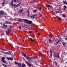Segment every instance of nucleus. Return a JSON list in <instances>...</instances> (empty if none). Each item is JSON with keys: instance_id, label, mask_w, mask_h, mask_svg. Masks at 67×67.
Masks as SVG:
<instances>
[{"instance_id": "nucleus-1", "label": "nucleus", "mask_w": 67, "mask_h": 67, "mask_svg": "<svg viewBox=\"0 0 67 67\" xmlns=\"http://www.w3.org/2000/svg\"><path fill=\"white\" fill-rule=\"evenodd\" d=\"M25 21L26 23L29 24H31L32 23V21H29L27 19L25 20Z\"/></svg>"}, {"instance_id": "nucleus-2", "label": "nucleus", "mask_w": 67, "mask_h": 67, "mask_svg": "<svg viewBox=\"0 0 67 67\" xmlns=\"http://www.w3.org/2000/svg\"><path fill=\"white\" fill-rule=\"evenodd\" d=\"M4 12L3 11V10L0 11V17H2L3 15H4Z\"/></svg>"}, {"instance_id": "nucleus-3", "label": "nucleus", "mask_w": 67, "mask_h": 67, "mask_svg": "<svg viewBox=\"0 0 67 67\" xmlns=\"http://www.w3.org/2000/svg\"><path fill=\"white\" fill-rule=\"evenodd\" d=\"M5 58V57H3L2 58V61L3 63H4H4H5L6 64H8V63H7V61H5V60H4Z\"/></svg>"}, {"instance_id": "nucleus-4", "label": "nucleus", "mask_w": 67, "mask_h": 67, "mask_svg": "<svg viewBox=\"0 0 67 67\" xmlns=\"http://www.w3.org/2000/svg\"><path fill=\"white\" fill-rule=\"evenodd\" d=\"M18 19V21L20 23H21V22H23V21H25V20H26V19H22L20 18H19Z\"/></svg>"}, {"instance_id": "nucleus-5", "label": "nucleus", "mask_w": 67, "mask_h": 67, "mask_svg": "<svg viewBox=\"0 0 67 67\" xmlns=\"http://www.w3.org/2000/svg\"><path fill=\"white\" fill-rule=\"evenodd\" d=\"M7 59L9 60H11L12 61L13 60V59L12 57H9V58L8 57H6Z\"/></svg>"}, {"instance_id": "nucleus-6", "label": "nucleus", "mask_w": 67, "mask_h": 67, "mask_svg": "<svg viewBox=\"0 0 67 67\" xmlns=\"http://www.w3.org/2000/svg\"><path fill=\"white\" fill-rule=\"evenodd\" d=\"M5 24H11V22L9 21H5Z\"/></svg>"}, {"instance_id": "nucleus-7", "label": "nucleus", "mask_w": 67, "mask_h": 67, "mask_svg": "<svg viewBox=\"0 0 67 67\" xmlns=\"http://www.w3.org/2000/svg\"><path fill=\"white\" fill-rule=\"evenodd\" d=\"M5 2H6L5 0H3L2 2V5H4L5 3Z\"/></svg>"}, {"instance_id": "nucleus-8", "label": "nucleus", "mask_w": 67, "mask_h": 67, "mask_svg": "<svg viewBox=\"0 0 67 67\" xmlns=\"http://www.w3.org/2000/svg\"><path fill=\"white\" fill-rule=\"evenodd\" d=\"M5 53L8 55H12V54L9 52H6Z\"/></svg>"}, {"instance_id": "nucleus-9", "label": "nucleus", "mask_w": 67, "mask_h": 67, "mask_svg": "<svg viewBox=\"0 0 67 67\" xmlns=\"http://www.w3.org/2000/svg\"><path fill=\"white\" fill-rule=\"evenodd\" d=\"M22 55H23V56H24V57H25V58H26V55L24 53H22Z\"/></svg>"}, {"instance_id": "nucleus-10", "label": "nucleus", "mask_w": 67, "mask_h": 67, "mask_svg": "<svg viewBox=\"0 0 67 67\" xmlns=\"http://www.w3.org/2000/svg\"><path fill=\"white\" fill-rule=\"evenodd\" d=\"M22 13V10H20L19 11V12H18V13L19 14H20L21 13Z\"/></svg>"}, {"instance_id": "nucleus-11", "label": "nucleus", "mask_w": 67, "mask_h": 67, "mask_svg": "<svg viewBox=\"0 0 67 67\" xmlns=\"http://www.w3.org/2000/svg\"><path fill=\"white\" fill-rule=\"evenodd\" d=\"M26 63L27 64L29 65V66H32V65L31 64H30V63H29L28 62H26Z\"/></svg>"}, {"instance_id": "nucleus-12", "label": "nucleus", "mask_w": 67, "mask_h": 67, "mask_svg": "<svg viewBox=\"0 0 67 67\" xmlns=\"http://www.w3.org/2000/svg\"><path fill=\"white\" fill-rule=\"evenodd\" d=\"M3 25L4 26V27H5L6 28H8V26L7 25H5V24H3Z\"/></svg>"}, {"instance_id": "nucleus-13", "label": "nucleus", "mask_w": 67, "mask_h": 67, "mask_svg": "<svg viewBox=\"0 0 67 67\" xmlns=\"http://www.w3.org/2000/svg\"><path fill=\"white\" fill-rule=\"evenodd\" d=\"M11 4L12 5V6H13V0L12 1V2H11Z\"/></svg>"}, {"instance_id": "nucleus-14", "label": "nucleus", "mask_w": 67, "mask_h": 67, "mask_svg": "<svg viewBox=\"0 0 67 67\" xmlns=\"http://www.w3.org/2000/svg\"><path fill=\"white\" fill-rule=\"evenodd\" d=\"M10 32H9V31H8V32H7L6 33V35H9V34H10Z\"/></svg>"}, {"instance_id": "nucleus-15", "label": "nucleus", "mask_w": 67, "mask_h": 67, "mask_svg": "<svg viewBox=\"0 0 67 67\" xmlns=\"http://www.w3.org/2000/svg\"><path fill=\"white\" fill-rule=\"evenodd\" d=\"M57 62H56V61H54V64H55V65L56 66L57 65Z\"/></svg>"}, {"instance_id": "nucleus-16", "label": "nucleus", "mask_w": 67, "mask_h": 67, "mask_svg": "<svg viewBox=\"0 0 67 67\" xmlns=\"http://www.w3.org/2000/svg\"><path fill=\"white\" fill-rule=\"evenodd\" d=\"M46 5H47V6H48V7H49V8H52V6H51L48 4H46Z\"/></svg>"}, {"instance_id": "nucleus-17", "label": "nucleus", "mask_w": 67, "mask_h": 67, "mask_svg": "<svg viewBox=\"0 0 67 67\" xmlns=\"http://www.w3.org/2000/svg\"><path fill=\"white\" fill-rule=\"evenodd\" d=\"M29 39V40H31V41H33V42H34V40H33V39H32V38H30Z\"/></svg>"}, {"instance_id": "nucleus-18", "label": "nucleus", "mask_w": 67, "mask_h": 67, "mask_svg": "<svg viewBox=\"0 0 67 67\" xmlns=\"http://www.w3.org/2000/svg\"><path fill=\"white\" fill-rule=\"evenodd\" d=\"M26 59H29V60H31V59H32V58H28L26 57Z\"/></svg>"}, {"instance_id": "nucleus-19", "label": "nucleus", "mask_w": 67, "mask_h": 67, "mask_svg": "<svg viewBox=\"0 0 67 67\" xmlns=\"http://www.w3.org/2000/svg\"><path fill=\"white\" fill-rule=\"evenodd\" d=\"M17 65L18 66H20L21 65V63H18V64H17Z\"/></svg>"}, {"instance_id": "nucleus-20", "label": "nucleus", "mask_w": 67, "mask_h": 67, "mask_svg": "<svg viewBox=\"0 0 67 67\" xmlns=\"http://www.w3.org/2000/svg\"><path fill=\"white\" fill-rule=\"evenodd\" d=\"M63 2L64 3V4H66L67 5V2H65L64 1H63Z\"/></svg>"}, {"instance_id": "nucleus-21", "label": "nucleus", "mask_w": 67, "mask_h": 67, "mask_svg": "<svg viewBox=\"0 0 67 67\" xmlns=\"http://www.w3.org/2000/svg\"><path fill=\"white\" fill-rule=\"evenodd\" d=\"M2 65L3 66H4V67H7V65H5V64L3 63L2 64Z\"/></svg>"}, {"instance_id": "nucleus-22", "label": "nucleus", "mask_w": 67, "mask_h": 67, "mask_svg": "<svg viewBox=\"0 0 67 67\" xmlns=\"http://www.w3.org/2000/svg\"><path fill=\"white\" fill-rule=\"evenodd\" d=\"M25 66V64L23 63L21 67H24V66Z\"/></svg>"}, {"instance_id": "nucleus-23", "label": "nucleus", "mask_w": 67, "mask_h": 67, "mask_svg": "<svg viewBox=\"0 0 67 67\" xmlns=\"http://www.w3.org/2000/svg\"><path fill=\"white\" fill-rule=\"evenodd\" d=\"M48 41L49 42H52V40H51V39L48 40Z\"/></svg>"}, {"instance_id": "nucleus-24", "label": "nucleus", "mask_w": 67, "mask_h": 67, "mask_svg": "<svg viewBox=\"0 0 67 67\" xmlns=\"http://www.w3.org/2000/svg\"><path fill=\"white\" fill-rule=\"evenodd\" d=\"M62 44H63L64 46H66V44H65V43L63 42H62Z\"/></svg>"}, {"instance_id": "nucleus-25", "label": "nucleus", "mask_w": 67, "mask_h": 67, "mask_svg": "<svg viewBox=\"0 0 67 67\" xmlns=\"http://www.w3.org/2000/svg\"><path fill=\"white\" fill-rule=\"evenodd\" d=\"M33 12H36V10H34L33 11Z\"/></svg>"}, {"instance_id": "nucleus-26", "label": "nucleus", "mask_w": 67, "mask_h": 67, "mask_svg": "<svg viewBox=\"0 0 67 67\" xmlns=\"http://www.w3.org/2000/svg\"><path fill=\"white\" fill-rule=\"evenodd\" d=\"M62 16H63V17H64V18H66V15H62Z\"/></svg>"}, {"instance_id": "nucleus-27", "label": "nucleus", "mask_w": 67, "mask_h": 67, "mask_svg": "<svg viewBox=\"0 0 67 67\" xmlns=\"http://www.w3.org/2000/svg\"><path fill=\"white\" fill-rule=\"evenodd\" d=\"M33 17H32V20H33L35 18V15H33Z\"/></svg>"}, {"instance_id": "nucleus-28", "label": "nucleus", "mask_w": 67, "mask_h": 67, "mask_svg": "<svg viewBox=\"0 0 67 67\" xmlns=\"http://www.w3.org/2000/svg\"><path fill=\"white\" fill-rule=\"evenodd\" d=\"M56 12V13H59V11H56V12Z\"/></svg>"}, {"instance_id": "nucleus-29", "label": "nucleus", "mask_w": 67, "mask_h": 67, "mask_svg": "<svg viewBox=\"0 0 67 67\" xmlns=\"http://www.w3.org/2000/svg\"><path fill=\"white\" fill-rule=\"evenodd\" d=\"M14 7H18V5H15V4H14Z\"/></svg>"}, {"instance_id": "nucleus-30", "label": "nucleus", "mask_w": 67, "mask_h": 67, "mask_svg": "<svg viewBox=\"0 0 67 67\" xmlns=\"http://www.w3.org/2000/svg\"><path fill=\"white\" fill-rule=\"evenodd\" d=\"M57 58H59V55H57Z\"/></svg>"}, {"instance_id": "nucleus-31", "label": "nucleus", "mask_w": 67, "mask_h": 67, "mask_svg": "<svg viewBox=\"0 0 67 67\" xmlns=\"http://www.w3.org/2000/svg\"><path fill=\"white\" fill-rule=\"evenodd\" d=\"M54 56L55 57H57V55H56V54H54Z\"/></svg>"}, {"instance_id": "nucleus-32", "label": "nucleus", "mask_w": 67, "mask_h": 67, "mask_svg": "<svg viewBox=\"0 0 67 67\" xmlns=\"http://www.w3.org/2000/svg\"><path fill=\"white\" fill-rule=\"evenodd\" d=\"M58 19H59V20H62V19L60 18V17H58Z\"/></svg>"}, {"instance_id": "nucleus-33", "label": "nucleus", "mask_w": 67, "mask_h": 67, "mask_svg": "<svg viewBox=\"0 0 67 67\" xmlns=\"http://www.w3.org/2000/svg\"><path fill=\"white\" fill-rule=\"evenodd\" d=\"M2 51H6V50L4 49H2Z\"/></svg>"}, {"instance_id": "nucleus-34", "label": "nucleus", "mask_w": 67, "mask_h": 67, "mask_svg": "<svg viewBox=\"0 0 67 67\" xmlns=\"http://www.w3.org/2000/svg\"><path fill=\"white\" fill-rule=\"evenodd\" d=\"M15 64H16V65H17L18 64V62H15Z\"/></svg>"}, {"instance_id": "nucleus-35", "label": "nucleus", "mask_w": 67, "mask_h": 67, "mask_svg": "<svg viewBox=\"0 0 67 67\" xmlns=\"http://www.w3.org/2000/svg\"><path fill=\"white\" fill-rule=\"evenodd\" d=\"M50 51L51 53H52V50L51 49H50Z\"/></svg>"}, {"instance_id": "nucleus-36", "label": "nucleus", "mask_w": 67, "mask_h": 67, "mask_svg": "<svg viewBox=\"0 0 67 67\" xmlns=\"http://www.w3.org/2000/svg\"><path fill=\"white\" fill-rule=\"evenodd\" d=\"M21 4V3H20L19 4H17V5H20V4Z\"/></svg>"}, {"instance_id": "nucleus-37", "label": "nucleus", "mask_w": 67, "mask_h": 67, "mask_svg": "<svg viewBox=\"0 0 67 67\" xmlns=\"http://www.w3.org/2000/svg\"><path fill=\"white\" fill-rule=\"evenodd\" d=\"M58 11H60V8H59L58 9Z\"/></svg>"}, {"instance_id": "nucleus-38", "label": "nucleus", "mask_w": 67, "mask_h": 67, "mask_svg": "<svg viewBox=\"0 0 67 67\" xmlns=\"http://www.w3.org/2000/svg\"><path fill=\"white\" fill-rule=\"evenodd\" d=\"M29 33H32V31H29Z\"/></svg>"}, {"instance_id": "nucleus-39", "label": "nucleus", "mask_w": 67, "mask_h": 67, "mask_svg": "<svg viewBox=\"0 0 67 67\" xmlns=\"http://www.w3.org/2000/svg\"><path fill=\"white\" fill-rule=\"evenodd\" d=\"M28 62H29V63H31V62H32V61L29 60H28Z\"/></svg>"}, {"instance_id": "nucleus-40", "label": "nucleus", "mask_w": 67, "mask_h": 67, "mask_svg": "<svg viewBox=\"0 0 67 67\" xmlns=\"http://www.w3.org/2000/svg\"><path fill=\"white\" fill-rule=\"evenodd\" d=\"M31 58H33V59H34L35 58L33 57H31Z\"/></svg>"}, {"instance_id": "nucleus-41", "label": "nucleus", "mask_w": 67, "mask_h": 67, "mask_svg": "<svg viewBox=\"0 0 67 67\" xmlns=\"http://www.w3.org/2000/svg\"><path fill=\"white\" fill-rule=\"evenodd\" d=\"M42 16H43L42 15H41L40 16V17H42Z\"/></svg>"}, {"instance_id": "nucleus-42", "label": "nucleus", "mask_w": 67, "mask_h": 67, "mask_svg": "<svg viewBox=\"0 0 67 67\" xmlns=\"http://www.w3.org/2000/svg\"><path fill=\"white\" fill-rule=\"evenodd\" d=\"M27 16L28 17H30V15H29V13H28L27 14Z\"/></svg>"}, {"instance_id": "nucleus-43", "label": "nucleus", "mask_w": 67, "mask_h": 67, "mask_svg": "<svg viewBox=\"0 0 67 67\" xmlns=\"http://www.w3.org/2000/svg\"><path fill=\"white\" fill-rule=\"evenodd\" d=\"M64 7L65 8H67V7H66V6H64Z\"/></svg>"}, {"instance_id": "nucleus-44", "label": "nucleus", "mask_w": 67, "mask_h": 67, "mask_svg": "<svg viewBox=\"0 0 67 67\" xmlns=\"http://www.w3.org/2000/svg\"><path fill=\"white\" fill-rule=\"evenodd\" d=\"M49 37H52V36L50 35L49 36Z\"/></svg>"}, {"instance_id": "nucleus-45", "label": "nucleus", "mask_w": 67, "mask_h": 67, "mask_svg": "<svg viewBox=\"0 0 67 67\" xmlns=\"http://www.w3.org/2000/svg\"><path fill=\"white\" fill-rule=\"evenodd\" d=\"M13 2H16V0H14Z\"/></svg>"}, {"instance_id": "nucleus-46", "label": "nucleus", "mask_w": 67, "mask_h": 67, "mask_svg": "<svg viewBox=\"0 0 67 67\" xmlns=\"http://www.w3.org/2000/svg\"><path fill=\"white\" fill-rule=\"evenodd\" d=\"M19 29H21V26H19Z\"/></svg>"}, {"instance_id": "nucleus-47", "label": "nucleus", "mask_w": 67, "mask_h": 67, "mask_svg": "<svg viewBox=\"0 0 67 67\" xmlns=\"http://www.w3.org/2000/svg\"><path fill=\"white\" fill-rule=\"evenodd\" d=\"M50 56H52V53H51V54H50Z\"/></svg>"}, {"instance_id": "nucleus-48", "label": "nucleus", "mask_w": 67, "mask_h": 67, "mask_svg": "<svg viewBox=\"0 0 67 67\" xmlns=\"http://www.w3.org/2000/svg\"><path fill=\"white\" fill-rule=\"evenodd\" d=\"M27 12H28V13H29V12H30V11H27Z\"/></svg>"}, {"instance_id": "nucleus-49", "label": "nucleus", "mask_w": 67, "mask_h": 67, "mask_svg": "<svg viewBox=\"0 0 67 67\" xmlns=\"http://www.w3.org/2000/svg\"><path fill=\"white\" fill-rule=\"evenodd\" d=\"M33 36H34V37H35V35H34V34H33Z\"/></svg>"}, {"instance_id": "nucleus-50", "label": "nucleus", "mask_w": 67, "mask_h": 67, "mask_svg": "<svg viewBox=\"0 0 67 67\" xmlns=\"http://www.w3.org/2000/svg\"><path fill=\"white\" fill-rule=\"evenodd\" d=\"M40 55H43V54H42V52H40Z\"/></svg>"}, {"instance_id": "nucleus-51", "label": "nucleus", "mask_w": 67, "mask_h": 67, "mask_svg": "<svg viewBox=\"0 0 67 67\" xmlns=\"http://www.w3.org/2000/svg\"><path fill=\"white\" fill-rule=\"evenodd\" d=\"M65 40H66V41H67V37L66 38H65Z\"/></svg>"}, {"instance_id": "nucleus-52", "label": "nucleus", "mask_w": 67, "mask_h": 67, "mask_svg": "<svg viewBox=\"0 0 67 67\" xmlns=\"http://www.w3.org/2000/svg\"><path fill=\"white\" fill-rule=\"evenodd\" d=\"M35 31H36V32H37V30H36V29H35Z\"/></svg>"}, {"instance_id": "nucleus-53", "label": "nucleus", "mask_w": 67, "mask_h": 67, "mask_svg": "<svg viewBox=\"0 0 67 67\" xmlns=\"http://www.w3.org/2000/svg\"><path fill=\"white\" fill-rule=\"evenodd\" d=\"M34 15V16L35 15V16H36L37 15H36H36L34 14V15Z\"/></svg>"}, {"instance_id": "nucleus-54", "label": "nucleus", "mask_w": 67, "mask_h": 67, "mask_svg": "<svg viewBox=\"0 0 67 67\" xmlns=\"http://www.w3.org/2000/svg\"><path fill=\"white\" fill-rule=\"evenodd\" d=\"M38 35H41V34H40L38 33Z\"/></svg>"}, {"instance_id": "nucleus-55", "label": "nucleus", "mask_w": 67, "mask_h": 67, "mask_svg": "<svg viewBox=\"0 0 67 67\" xmlns=\"http://www.w3.org/2000/svg\"><path fill=\"white\" fill-rule=\"evenodd\" d=\"M30 18H33V17L32 16H31Z\"/></svg>"}, {"instance_id": "nucleus-56", "label": "nucleus", "mask_w": 67, "mask_h": 67, "mask_svg": "<svg viewBox=\"0 0 67 67\" xmlns=\"http://www.w3.org/2000/svg\"><path fill=\"white\" fill-rule=\"evenodd\" d=\"M3 35V34H1V36H2Z\"/></svg>"}, {"instance_id": "nucleus-57", "label": "nucleus", "mask_w": 67, "mask_h": 67, "mask_svg": "<svg viewBox=\"0 0 67 67\" xmlns=\"http://www.w3.org/2000/svg\"><path fill=\"white\" fill-rule=\"evenodd\" d=\"M39 9H40V10H41V8H40Z\"/></svg>"}, {"instance_id": "nucleus-58", "label": "nucleus", "mask_w": 67, "mask_h": 67, "mask_svg": "<svg viewBox=\"0 0 67 67\" xmlns=\"http://www.w3.org/2000/svg\"><path fill=\"white\" fill-rule=\"evenodd\" d=\"M6 14V13H4V15H5V14Z\"/></svg>"}, {"instance_id": "nucleus-59", "label": "nucleus", "mask_w": 67, "mask_h": 67, "mask_svg": "<svg viewBox=\"0 0 67 67\" xmlns=\"http://www.w3.org/2000/svg\"><path fill=\"white\" fill-rule=\"evenodd\" d=\"M31 44H32V45H33V43H31Z\"/></svg>"}, {"instance_id": "nucleus-60", "label": "nucleus", "mask_w": 67, "mask_h": 67, "mask_svg": "<svg viewBox=\"0 0 67 67\" xmlns=\"http://www.w3.org/2000/svg\"><path fill=\"white\" fill-rule=\"evenodd\" d=\"M65 32V31H63V33H64Z\"/></svg>"}, {"instance_id": "nucleus-61", "label": "nucleus", "mask_w": 67, "mask_h": 67, "mask_svg": "<svg viewBox=\"0 0 67 67\" xmlns=\"http://www.w3.org/2000/svg\"><path fill=\"white\" fill-rule=\"evenodd\" d=\"M56 43H57V44H58V42H56Z\"/></svg>"}, {"instance_id": "nucleus-62", "label": "nucleus", "mask_w": 67, "mask_h": 67, "mask_svg": "<svg viewBox=\"0 0 67 67\" xmlns=\"http://www.w3.org/2000/svg\"><path fill=\"white\" fill-rule=\"evenodd\" d=\"M19 67H21V65L20 66H19Z\"/></svg>"}, {"instance_id": "nucleus-63", "label": "nucleus", "mask_w": 67, "mask_h": 67, "mask_svg": "<svg viewBox=\"0 0 67 67\" xmlns=\"http://www.w3.org/2000/svg\"><path fill=\"white\" fill-rule=\"evenodd\" d=\"M25 30H27V29H25Z\"/></svg>"}, {"instance_id": "nucleus-64", "label": "nucleus", "mask_w": 67, "mask_h": 67, "mask_svg": "<svg viewBox=\"0 0 67 67\" xmlns=\"http://www.w3.org/2000/svg\"><path fill=\"white\" fill-rule=\"evenodd\" d=\"M66 64H67V62H66Z\"/></svg>"}]
</instances>
